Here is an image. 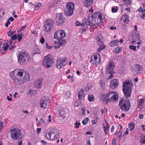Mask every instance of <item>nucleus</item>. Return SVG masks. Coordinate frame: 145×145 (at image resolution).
<instances>
[{"label":"nucleus","instance_id":"nucleus-1","mask_svg":"<svg viewBox=\"0 0 145 145\" xmlns=\"http://www.w3.org/2000/svg\"><path fill=\"white\" fill-rule=\"evenodd\" d=\"M10 76L16 85H20L30 80L29 74L22 70L18 71L15 70L10 73Z\"/></svg>","mask_w":145,"mask_h":145},{"label":"nucleus","instance_id":"nucleus-2","mask_svg":"<svg viewBox=\"0 0 145 145\" xmlns=\"http://www.w3.org/2000/svg\"><path fill=\"white\" fill-rule=\"evenodd\" d=\"M133 85L131 80H127L123 82V91L125 96L127 98L130 97L131 95Z\"/></svg>","mask_w":145,"mask_h":145},{"label":"nucleus","instance_id":"nucleus-3","mask_svg":"<svg viewBox=\"0 0 145 145\" xmlns=\"http://www.w3.org/2000/svg\"><path fill=\"white\" fill-rule=\"evenodd\" d=\"M10 137L13 140H20L23 137V132L20 129L14 128L10 131Z\"/></svg>","mask_w":145,"mask_h":145},{"label":"nucleus","instance_id":"nucleus-4","mask_svg":"<svg viewBox=\"0 0 145 145\" xmlns=\"http://www.w3.org/2000/svg\"><path fill=\"white\" fill-rule=\"evenodd\" d=\"M30 57L28 53L24 50H22L18 56V61L21 65H23L28 62Z\"/></svg>","mask_w":145,"mask_h":145},{"label":"nucleus","instance_id":"nucleus-5","mask_svg":"<svg viewBox=\"0 0 145 145\" xmlns=\"http://www.w3.org/2000/svg\"><path fill=\"white\" fill-rule=\"evenodd\" d=\"M66 36V33L63 30H59L56 31L54 34V38L57 39L58 41L62 44H65L66 41L63 38Z\"/></svg>","mask_w":145,"mask_h":145},{"label":"nucleus","instance_id":"nucleus-6","mask_svg":"<svg viewBox=\"0 0 145 145\" xmlns=\"http://www.w3.org/2000/svg\"><path fill=\"white\" fill-rule=\"evenodd\" d=\"M66 7L65 10V15L67 16H72L75 10L74 4L72 2H68L66 4Z\"/></svg>","mask_w":145,"mask_h":145},{"label":"nucleus","instance_id":"nucleus-7","mask_svg":"<svg viewBox=\"0 0 145 145\" xmlns=\"http://www.w3.org/2000/svg\"><path fill=\"white\" fill-rule=\"evenodd\" d=\"M119 105L122 110L127 111L130 109V103L128 99L124 100L121 98L119 102Z\"/></svg>","mask_w":145,"mask_h":145},{"label":"nucleus","instance_id":"nucleus-8","mask_svg":"<svg viewBox=\"0 0 145 145\" xmlns=\"http://www.w3.org/2000/svg\"><path fill=\"white\" fill-rule=\"evenodd\" d=\"M59 131L57 129H50L48 131L46 134V137L48 139L55 140L58 137Z\"/></svg>","mask_w":145,"mask_h":145},{"label":"nucleus","instance_id":"nucleus-9","mask_svg":"<svg viewBox=\"0 0 145 145\" xmlns=\"http://www.w3.org/2000/svg\"><path fill=\"white\" fill-rule=\"evenodd\" d=\"M54 23V22L51 19L46 20L43 26L44 30L46 32H50L53 29Z\"/></svg>","mask_w":145,"mask_h":145},{"label":"nucleus","instance_id":"nucleus-10","mask_svg":"<svg viewBox=\"0 0 145 145\" xmlns=\"http://www.w3.org/2000/svg\"><path fill=\"white\" fill-rule=\"evenodd\" d=\"M97 19L96 17H93L92 14L91 16H89L88 19L87 18H84L83 22L87 25L94 26L97 24L96 20Z\"/></svg>","mask_w":145,"mask_h":145},{"label":"nucleus","instance_id":"nucleus-11","mask_svg":"<svg viewBox=\"0 0 145 145\" xmlns=\"http://www.w3.org/2000/svg\"><path fill=\"white\" fill-rule=\"evenodd\" d=\"M53 63V60L49 54L45 57L43 61V65L47 68H49L52 66Z\"/></svg>","mask_w":145,"mask_h":145},{"label":"nucleus","instance_id":"nucleus-12","mask_svg":"<svg viewBox=\"0 0 145 145\" xmlns=\"http://www.w3.org/2000/svg\"><path fill=\"white\" fill-rule=\"evenodd\" d=\"M91 58L90 62L92 64L98 65L101 63V56L99 54L93 56Z\"/></svg>","mask_w":145,"mask_h":145},{"label":"nucleus","instance_id":"nucleus-13","mask_svg":"<svg viewBox=\"0 0 145 145\" xmlns=\"http://www.w3.org/2000/svg\"><path fill=\"white\" fill-rule=\"evenodd\" d=\"M40 106L44 108H48L50 105V100L48 97H45L40 101Z\"/></svg>","mask_w":145,"mask_h":145},{"label":"nucleus","instance_id":"nucleus-14","mask_svg":"<svg viewBox=\"0 0 145 145\" xmlns=\"http://www.w3.org/2000/svg\"><path fill=\"white\" fill-rule=\"evenodd\" d=\"M67 58L58 59L56 62L57 68L60 69L65 66L67 63Z\"/></svg>","mask_w":145,"mask_h":145},{"label":"nucleus","instance_id":"nucleus-15","mask_svg":"<svg viewBox=\"0 0 145 145\" xmlns=\"http://www.w3.org/2000/svg\"><path fill=\"white\" fill-rule=\"evenodd\" d=\"M56 18V23L58 25L63 24L64 22L65 18L62 13L57 14Z\"/></svg>","mask_w":145,"mask_h":145},{"label":"nucleus","instance_id":"nucleus-16","mask_svg":"<svg viewBox=\"0 0 145 145\" xmlns=\"http://www.w3.org/2000/svg\"><path fill=\"white\" fill-rule=\"evenodd\" d=\"M114 68V63L112 61H110L105 68L106 72L109 71H114L113 70Z\"/></svg>","mask_w":145,"mask_h":145},{"label":"nucleus","instance_id":"nucleus-17","mask_svg":"<svg viewBox=\"0 0 145 145\" xmlns=\"http://www.w3.org/2000/svg\"><path fill=\"white\" fill-rule=\"evenodd\" d=\"M119 84V83L118 79H114L110 81V86L111 89H114L117 88Z\"/></svg>","mask_w":145,"mask_h":145},{"label":"nucleus","instance_id":"nucleus-18","mask_svg":"<svg viewBox=\"0 0 145 145\" xmlns=\"http://www.w3.org/2000/svg\"><path fill=\"white\" fill-rule=\"evenodd\" d=\"M85 96V92L83 89H81L78 92V100L82 101L84 98Z\"/></svg>","mask_w":145,"mask_h":145},{"label":"nucleus","instance_id":"nucleus-19","mask_svg":"<svg viewBox=\"0 0 145 145\" xmlns=\"http://www.w3.org/2000/svg\"><path fill=\"white\" fill-rule=\"evenodd\" d=\"M83 3L84 6L89 8L93 4V0H83Z\"/></svg>","mask_w":145,"mask_h":145},{"label":"nucleus","instance_id":"nucleus-20","mask_svg":"<svg viewBox=\"0 0 145 145\" xmlns=\"http://www.w3.org/2000/svg\"><path fill=\"white\" fill-rule=\"evenodd\" d=\"M129 16L127 14H125L122 16V18L121 19V21L123 20L122 24L125 25L127 23L129 22L128 19Z\"/></svg>","mask_w":145,"mask_h":145},{"label":"nucleus","instance_id":"nucleus-21","mask_svg":"<svg viewBox=\"0 0 145 145\" xmlns=\"http://www.w3.org/2000/svg\"><path fill=\"white\" fill-rule=\"evenodd\" d=\"M114 94H116V93L115 92L112 91L109 93L106 98V99L107 98V99L106 100V103L108 101H110L111 99L112 98Z\"/></svg>","mask_w":145,"mask_h":145},{"label":"nucleus","instance_id":"nucleus-22","mask_svg":"<svg viewBox=\"0 0 145 145\" xmlns=\"http://www.w3.org/2000/svg\"><path fill=\"white\" fill-rule=\"evenodd\" d=\"M143 71V68L141 65H137V74L142 73Z\"/></svg>","mask_w":145,"mask_h":145},{"label":"nucleus","instance_id":"nucleus-23","mask_svg":"<svg viewBox=\"0 0 145 145\" xmlns=\"http://www.w3.org/2000/svg\"><path fill=\"white\" fill-rule=\"evenodd\" d=\"M93 16L94 17H96L97 18L102 19L103 18V16H104L101 13L99 12H95L93 14Z\"/></svg>","mask_w":145,"mask_h":145},{"label":"nucleus","instance_id":"nucleus-24","mask_svg":"<svg viewBox=\"0 0 145 145\" xmlns=\"http://www.w3.org/2000/svg\"><path fill=\"white\" fill-rule=\"evenodd\" d=\"M42 85V82L40 80H38L35 84V87L37 88H40Z\"/></svg>","mask_w":145,"mask_h":145},{"label":"nucleus","instance_id":"nucleus-25","mask_svg":"<svg viewBox=\"0 0 145 145\" xmlns=\"http://www.w3.org/2000/svg\"><path fill=\"white\" fill-rule=\"evenodd\" d=\"M103 16V18H102V19H100L99 18H97V21H96L97 22V24L96 25H101L103 23V21L104 20V19H105V16Z\"/></svg>","mask_w":145,"mask_h":145},{"label":"nucleus","instance_id":"nucleus-26","mask_svg":"<svg viewBox=\"0 0 145 145\" xmlns=\"http://www.w3.org/2000/svg\"><path fill=\"white\" fill-rule=\"evenodd\" d=\"M59 42H57V41H55L54 43V46L55 49H57L59 48L60 46H63L65 44H62L60 43V42L58 41Z\"/></svg>","mask_w":145,"mask_h":145},{"label":"nucleus","instance_id":"nucleus-27","mask_svg":"<svg viewBox=\"0 0 145 145\" xmlns=\"http://www.w3.org/2000/svg\"><path fill=\"white\" fill-rule=\"evenodd\" d=\"M118 98V94L116 93V94H114L112 98L111 99L110 101H117Z\"/></svg>","mask_w":145,"mask_h":145},{"label":"nucleus","instance_id":"nucleus-28","mask_svg":"<svg viewBox=\"0 0 145 145\" xmlns=\"http://www.w3.org/2000/svg\"><path fill=\"white\" fill-rule=\"evenodd\" d=\"M144 100L142 99H140L139 101V103L138 106V108L140 109H141L142 108V104L144 103Z\"/></svg>","mask_w":145,"mask_h":145},{"label":"nucleus","instance_id":"nucleus-29","mask_svg":"<svg viewBox=\"0 0 145 145\" xmlns=\"http://www.w3.org/2000/svg\"><path fill=\"white\" fill-rule=\"evenodd\" d=\"M88 100L90 102H92L94 100V95L92 94L88 95Z\"/></svg>","mask_w":145,"mask_h":145},{"label":"nucleus","instance_id":"nucleus-30","mask_svg":"<svg viewBox=\"0 0 145 145\" xmlns=\"http://www.w3.org/2000/svg\"><path fill=\"white\" fill-rule=\"evenodd\" d=\"M129 127H130V130L132 131L133 130L135 127V124L134 123H130L128 124Z\"/></svg>","mask_w":145,"mask_h":145},{"label":"nucleus","instance_id":"nucleus-31","mask_svg":"<svg viewBox=\"0 0 145 145\" xmlns=\"http://www.w3.org/2000/svg\"><path fill=\"white\" fill-rule=\"evenodd\" d=\"M92 87V86L90 84H88L87 86L84 87L85 90L86 91H88L91 89Z\"/></svg>","mask_w":145,"mask_h":145},{"label":"nucleus","instance_id":"nucleus-32","mask_svg":"<svg viewBox=\"0 0 145 145\" xmlns=\"http://www.w3.org/2000/svg\"><path fill=\"white\" fill-rule=\"evenodd\" d=\"M123 5H126L127 6L130 5L131 4L130 0H123Z\"/></svg>","mask_w":145,"mask_h":145},{"label":"nucleus","instance_id":"nucleus-33","mask_svg":"<svg viewBox=\"0 0 145 145\" xmlns=\"http://www.w3.org/2000/svg\"><path fill=\"white\" fill-rule=\"evenodd\" d=\"M33 53L34 54H40V50L39 48H36L34 50Z\"/></svg>","mask_w":145,"mask_h":145},{"label":"nucleus","instance_id":"nucleus-34","mask_svg":"<svg viewBox=\"0 0 145 145\" xmlns=\"http://www.w3.org/2000/svg\"><path fill=\"white\" fill-rule=\"evenodd\" d=\"M39 122L40 124L44 126L46 125L45 121L43 118H42Z\"/></svg>","mask_w":145,"mask_h":145},{"label":"nucleus","instance_id":"nucleus-35","mask_svg":"<svg viewBox=\"0 0 145 145\" xmlns=\"http://www.w3.org/2000/svg\"><path fill=\"white\" fill-rule=\"evenodd\" d=\"M137 39L139 41L137 42V44L138 45H140V44H141L142 41L140 40V36L138 35H137Z\"/></svg>","mask_w":145,"mask_h":145},{"label":"nucleus","instance_id":"nucleus-36","mask_svg":"<svg viewBox=\"0 0 145 145\" xmlns=\"http://www.w3.org/2000/svg\"><path fill=\"white\" fill-rule=\"evenodd\" d=\"M89 118H86L82 121V123L84 125H86L87 124L89 121Z\"/></svg>","mask_w":145,"mask_h":145},{"label":"nucleus","instance_id":"nucleus-37","mask_svg":"<svg viewBox=\"0 0 145 145\" xmlns=\"http://www.w3.org/2000/svg\"><path fill=\"white\" fill-rule=\"evenodd\" d=\"M140 142L143 144H145V135L143 134L142 136Z\"/></svg>","mask_w":145,"mask_h":145},{"label":"nucleus","instance_id":"nucleus-38","mask_svg":"<svg viewBox=\"0 0 145 145\" xmlns=\"http://www.w3.org/2000/svg\"><path fill=\"white\" fill-rule=\"evenodd\" d=\"M99 83L101 85V87L103 88L105 86V82L103 80H101L99 81Z\"/></svg>","mask_w":145,"mask_h":145},{"label":"nucleus","instance_id":"nucleus-39","mask_svg":"<svg viewBox=\"0 0 145 145\" xmlns=\"http://www.w3.org/2000/svg\"><path fill=\"white\" fill-rule=\"evenodd\" d=\"M85 24L84 22L83 23H80L79 21H76L75 22V25L76 26H84Z\"/></svg>","mask_w":145,"mask_h":145},{"label":"nucleus","instance_id":"nucleus-40","mask_svg":"<svg viewBox=\"0 0 145 145\" xmlns=\"http://www.w3.org/2000/svg\"><path fill=\"white\" fill-rule=\"evenodd\" d=\"M8 46L9 45L8 44H4L2 47V48L4 51H6Z\"/></svg>","mask_w":145,"mask_h":145},{"label":"nucleus","instance_id":"nucleus-41","mask_svg":"<svg viewBox=\"0 0 145 145\" xmlns=\"http://www.w3.org/2000/svg\"><path fill=\"white\" fill-rule=\"evenodd\" d=\"M105 46L104 44H102L98 48V52H100L103 49H105Z\"/></svg>","mask_w":145,"mask_h":145},{"label":"nucleus","instance_id":"nucleus-42","mask_svg":"<svg viewBox=\"0 0 145 145\" xmlns=\"http://www.w3.org/2000/svg\"><path fill=\"white\" fill-rule=\"evenodd\" d=\"M22 35H23L22 33H21L20 34H19L18 35V41L19 42H20L22 38H23Z\"/></svg>","mask_w":145,"mask_h":145},{"label":"nucleus","instance_id":"nucleus-43","mask_svg":"<svg viewBox=\"0 0 145 145\" xmlns=\"http://www.w3.org/2000/svg\"><path fill=\"white\" fill-rule=\"evenodd\" d=\"M82 101L78 100L76 101L75 103V105L77 107L79 105H80L82 103Z\"/></svg>","mask_w":145,"mask_h":145},{"label":"nucleus","instance_id":"nucleus-44","mask_svg":"<svg viewBox=\"0 0 145 145\" xmlns=\"http://www.w3.org/2000/svg\"><path fill=\"white\" fill-rule=\"evenodd\" d=\"M18 35L16 34L13 35L11 38L10 40H14L17 39H18Z\"/></svg>","mask_w":145,"mask_h":145},{"label":"nucleus","instance_id":"nucleus-45","mask_svg":"<svg viewBox=\"0 0 145 145\" xmlns=\"http://www.w3.org/2000/svg\"><path fill=\"white\" fill-rule=\"evenodd\" d=\"M107 73H108L109 74H110V76L108 77V79H111L113 76V74L114 73V71H109Z\"/></svg>","mask_w":145,"mask_h":145},{"label":"nucleus","instance_id":"nucleus-46","mask_svg":"<svg viewBox=\"0 0 145 145\" xmlns=\"http://www.w3.org/2000/svg\"><path fill=\"white\" fill-rule=\"evenodd\" d=\"M129 47L130 49L133 50L135 51H136V46L130 45L129 46Z\"/></svg>","mask_w":145,"mask_h":145},{"label":"nucleus","instance_id":"nucleus-47","mask_svg":"<svg viewBox=\"0 0 145 145\" xmlns=\"http://www.w3.org/2000/svg\"><path fill=\"white\" fill-rule=\"evenodd\" d=\"M121 50V47H117L115 49L116 53L117 54L120 52Z\"/></svg>","mask_w":145,"mask_h":145},{"label":"nucleus","instance_id":"nucleus-48","mask_svg":"<svg viewBox=\"0 0 145 145\" xmlns=\"http://www.w3.org/2000/svg\"><path fill=\"white\" fill-rule=\"evenodd\" d=\"M116 41H115L114 40L112 41L110 44V45L111 47H114L116 46Z\"/></svg>","mask_w":145,"mask_h":145},{"label":"nucleus","instance_id":"nucleus-49","mask_svg":"<svg viewBox=\"0 0 145 145\" xmlns=\"http://www.w3.org/2000/svg\"><path fill=\"white\" fill-rule=\"evenodd\" d=\"M106 126H105V125H103V127L104 129V130L105 129L106 130H108L109 128V125L108 123L107 122H106Z\"/></svg>","mask_w":145,"mask_h":145},{"label":"nucleus","instance_id":"nucleus-50","mask_svg":"<svg viewBox=\"0 0 145 145\" xmlns=\"http://www.w3.org/2000/svg\"><path fill=\"white\" fill-rule=\"evenodd\" d=\"M118 10V7H116V8H113L112 9V11L113 12H116Z\"/></svg>","mask_w":145,"mask_h":145},{"label":"nucleus","instance_id":"nucleus-51","mask_svg":"<svg viewBox=\"0 0 145 145\" xmlns=\"http://www.w3.org/2000/svg\"><path fill=\"white\" fill-rule=\"evenodd\" d=\"M86 107H82V108L81 110L82 111V114L84 115L85 114V112L86 111Z\"/></svg>","mask_w":145,"mask_h":145},{"label":"nucleus","instance_id":"nucleus-52","mask_svg":"<svg viewBox=\"0 0 145 145\" xmlns=\"http://www.w3.org/2000/svg\"><path fill=\"white\" fill-rule=\"evenodd\" d=\"M71 95V93L69 92H67L66 93V97L67 98H68L70 97Z\"/></svg>","mask_w":145,"mask_h":145},{"label":"nucleus","instance_id":"nucleus-53","mask_svg":"<svg viewBox=\"0 0 145 145\" xmlns=\"http://www.w3.org/2000/svg\"><path fill=\"white\" fill-rule=\"evenodd\" d=\"M42 5V4L41 3H39L38 4V5L35 7V9L36 10H37L38 9L37 8L39 7H41Z\"/></svg>","mask_w":145,"mask_h":145},{"label":"nucleus","instance_id":"nucleus-54","mask_svg":"<svg viewBox=\"0 0 145 145\" xmlns=\"http://www.w3.org/2000/svg\"><path fill=\"white\" fill-rule=\"evenodd\" d=\"M45 42V39L44 37H42L40 40V42L42 44H43Z\"/></svg>","mask_w":145,"mask_h":145},{"label":"nucleus","instance_id":"nucleus-55","mask_svg":"<svg viewBox=\"0 0 145 145\" xmlns=\"http://www.w3.org/2000/svg\"><path fill=\"white\" fill-rule=\"evenodd\" d=\"M138 11L140 12H142V13L144 12V11H143V8L142 7H140L138 9Z\"/></svg>","mask_w":145,"mask_h":145},{"label":"nucleus","instance_id":"nucleus-56","mask_svg":"<svg viewBox=\"0 0 145 145\" xmlns=\"http://www.w3.org/2000/svg\"><path fill=\"white\" fill-rule=\"evenodd\" d=\"M140 17L142 19H144L145 20V12L142 14L140 16Z\"/></svg>","mask_w":145,"mask_h":145},{"label":"nucleus","instance_id":"nucleus-57","mask_svg":"<svg viewBox=\"0 0 145 145\" xmlns=\"http://www.w3.org/2000/svg\"><path fill=\"white\" fill-rule=\"evenodd\" d=\"M116 134H117L118 136V137H120L121 136V131H119L118 132V133H117V132L116 133Z\"/></svg>","mask_w":145,"mask_h":145},{"label":"nucleus","instance_id":"nucleus-58","mask_svg":"<svg viewBox=\"0 0 145 145\" xmlns=\"http://www.w3.org/2000/svg\"><path fill=\"white\" fill-rule=\"evenodd\" d=\"M80 122H77L76 123V128H79V125H80Z\"/></svg>","mask_w":145,"mask_h":145},{"label":"nucleus","instance_id":"nucleus-59","mask_svg":"<svg viewBox=\"0 0 145 145\" xmlns=\"http://www.w3.org/2000/svg\"><path fill=\"white\" fill-rule=\"evenodd\" d=\"M7 34L9 37H10L12 35V33L11 32L10 30L9 31L7 32Z\"/></svg>","mask_w":145,"mask_h":145},{"label":"nucleus","instance_id":"nucleus-60","mask_svg":"<svg viewBox=\"0 0 145 145\" xmlns=\"http://www.w3.org/2000/svg\"><path fill=\"white\" fill-rule=\"evenodd\" d=\"M116 140L115 138H114L112 141V145H116Z\"/></svg>","mask_w":145,"mask_h":145},{"label":"nucleus","instance_id":"nucleus-61","mask_svg":"<svg viewBox=\"0 0 145 145\" xmlns=\"http://www.w3.org/2000/svg\"><path fill=\"white\" fill-rule=\"evenodd\" d=\"M14 20V18L12 17H10L8 19V20H9V21L12 22Z\"/></svg>","mask_w":145,"mask_h":145},{"label":"nucleus","instance_id":"nucleus-62","mask_svg":"<svg viewBox=\"0 0 145 145\" xmlns=\"http://www.w3.org/2000/svg\"><path fill=\"white\" fill-rule=\"evenodd\" d=\"M41 128H37V131L38 134L41 131Z\"/></svg>","mask_w":145,"mask_h":145},{"label":"nucleus","instance_id":"nucleus-63","mask_svg":"<svg viewBox=\"0 0 145 145\" xmlns=\"http://www.w3.org/2000/svg\"><path fill=\"white\" fill-rule=\"evenodd\" d=\"M129 129L127 128V129L126 131L124 133V134L125 135H126L127 134L129 133Z\"/></svg>","mask_w":145,"mask_h":145},{"label":"nucleus","instance_id":"nucleus-64","mask_svg":"<svg viewBox=\"0 0 145 145\" xmlns=\"http://www.w3.org/2000/svg\"><path fill=\"white\" fill-rule=\"evenodd\" d=\"M7 99L8 101H11L12 100V98L11 97H10L8 96H7Z\"/></svg>","mask_w":145,"mask_h":145}]
</instances>
